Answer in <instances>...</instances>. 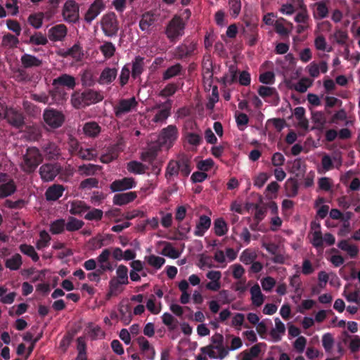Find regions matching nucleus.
<instances>
[{
    "label": "nucleus",
    "instance_id": "f257e3e1",
    "mask_svg": "<svg viewBox=\"0 0 360 360\" xmlns=\"http://www.w3.org/2000/svg\"><path fill=\"white\" fill-rule=\"evenodd\" d=\"M103 99V96L97 91L87 89L83 91H76L71 96V103L77 108H82L97 103Z\"/></svg>",
    "mask_w": 360,
    "mask_h": 360
},
{
    "label": "nucleus",
    "instance_id": "f03ea898",
    "mask_svg": "<svg viewBox=\"0 0 360 360\" xmlns=\"http://www.w3.org/2000/svg\"><path fill=\"white\" fill-rule=\"evenodd\" d=\"M185 28V21L181 16L175 15L167 25L165 34L171 43L175 44L184 34Z\"/></svg>",
    "mask_w": 360,
    "mask_h": 360
},
{
    "label": "nucleus",
    "instance_id": "7ed1b4c3",
    "mask_svg": "<svg viewBox=\"0 0 360 360\" xmlns=\"http://www.w3.org/2000/svg\"><path fill=\"white\" fill-rule=\"evenodd\" d=\"M43 161L42 155L36 147L28 148L23 155L22 170L26 173H32Z\"/></svg>",
    "mask_w": 360,
    "mask_h": 360
},
{
    "label": "nucleus",
    "instance_id": "20e7f679",
    "mask_svg": "<svg viewBox=\"0 0 360 360\" xmlns=\"http://www.w3.org/2000/svg\"><path fill=\"white\" fill-rule=\"evenodd\" d=\"M101 30L105 36L113 37L117 35L120 25L117 17L114 12L103 15L101 20Z\"/></svg>",
    "mask_w": 360,
    "mask_h": 360
},
{
    "label": "nucleus",
    "instance_id": "39448f33",
    "mask_svg": "<svg viewBox=\"0 0 360 360\" xmlns=\"http://www.w3.org/2000/svg\"><path fill=\"white\" fill-rule=\"evenodd\" d=\"M177 128L174 125H169L164 128L158 137V145L160 147L169 148L177 139Z\"/></svg>",
    "mask_w": 360,
    "mask_h": 360
},
{
    "label": "nucleus",
    "instance_id": "423d86ee",
    "mask_svg": "<svg viewBox=\"0 0 360 360\" xmlns=\"http://www.w3.org/2000/svg\"><path fill=\"white\" fill-rule=\"evenodd\" d=\"M197 44L186 39L176 46L174 51V56L178 60H183L194 55Z\"/></svg>",
    "mask_w": 360,
    "mask_h": 360
},
{
    "label": "nucleus",
    "instance_id": "0eeeda50",
    "mask_svg": "<svg viewBox=\"0 0 360 360\" xmlns=\"http://www.w3.org/2000/svg\"><path fill=\"white\" fill-rule=\"evenodd\" d=\"M172 100L167 99L166 101L157 103L154 107V110H158L152 122L155 123H164L171 115V109L172 107Z\"/></svg>",
    "mask_w": 360,
    "mask_h": 360
},
{
    "label": "nucleus",
    "instance_id": "6e6552de",
    "mask_svg": "<svg viewBox=\"0 0 360 360\" xmlns=\"http://www.w3.org/2000/svg\"><path fill=\"white\" fill-rule=\"evenodd\" d=\"M43 117L46 124L52 129L59 128L62 126L65 120L63 114L53 108L44 110Z\"/></svg>",
    "mask_w": 360,
    "mask_h": 360
},
{
    "label": "nucleus",
    "instance_id": "1a4fd4ad",
    "mask_svg": "<svg viewBox=\"0 0 360 360\" xmlns=\"http://www.w3.org/2000/svg\"><path fill=\"white\" fill-rule=\"evenodd\" d=\"M62 15L66 22H76L79 17L78 4L74 0H68L63 6Z\"/></svg>",
    "mask_w": 360,
    "mask_h": 360
},
{
    "label": "nucleus",
    "instance_id": "9d476101",
    "mask_svg": "<svg viewBox=\"0 0 360 360\" xmlns=\"http://www.w3.org/2000/svg\"><path fill=\"white\" fill-rule=\"evenodd\" d=\"M7 122L13 127L21 129L25 126V116L23 113L16 108L9 107L6 112Z\"/></svg>",
    "mask_w": 360,
    "mask_h": 360
},
{
    "label": "nucleus",
    "instance_id": "9b49d317",
    "mask_svg": "<svg viewBox=\"0 0 360 360\" xmlns=\"http://www.w3.org/2000/svg\"><path fill=\"white\" fill-rule=\"evenodd\" d=\"M138 103L135 97L129 99H120L118 103L114 107V113L116 117L121 118L124 115L127 114L136 107Z\"/></svg>",
    "mask_w": 360,
    "mask_h": 360
},
{
    "label": "nucleus",
    "instance_id": "f8f14e48",
    "mask_svg": "<svg viewBox=\"0 0 360 360\" xmlns=\"http://www.w3.org/2000/svg\"><path fill=\"white\" fill-rule=\"evenodd\" d=\"M243 22L245 27H243V33L248 39V44L252 46L255 45L258 40L257 24L250 19L244 20Z\"/></svg>",
    "mask_w": 360,
    "mask_h": 360
},
{
    "label": "nucleus",
    "instance_id": "ddd939ff",
    "mask_svg": "<svg viewBox=\"0 0 360 360\" xmlns=\"http://www.w3.org/2000/svg\"><path fill=\"white\" fill-rule=\"evenodd\" d=\"M136 184L134 178L124 177L112 181L110 185V188L112 192H119L134 188Z\"/></svg>",
    "mask_w": 360,
    "mask_h": 360
},
{
    "label": "nucleus",
    "instance_id": "4468645a",
    "mask_svg": "<svg viewBox=\"0 0 360 360\" xmlns=\"http://www.w3.org/2000/svg\"><path fill=\"white\" fill-rule=\"evenodd\" d=\"M60 171L58 165L55 164L47 163L41 165L39 168V174L42 180L50 181L58 174Z\"/></svg>",
    "mask_w": 360,
    "mask_h": 360
},
{
    "label": "nucleus",
    "instance_id": "2eb2a0df",
    "mask_svg": "<svg viewBox=\"0 0 360 360\" xmlns=\"http://www.w3.org/2000/svg\"><path fill=\"white\" fill-rule=\"evenodd\" d=\"M105 5L102 0H95L89 6L84 15V20L87 23H91L104 9Z\"/></svg>",
    "mask_w": 360,
    "mask_h": 360
},
{
    "label": "nucleus",
    "instance_id": "dca6fc26",
    "mask_svg": "<svg viewBox=\"0 0 360 360\" xmlns=\"http://www.w3.org/2000/svg\"><path fill=\"white\" fill-rule=\"evenodd\" d=\"M52 85L56 88L64 86L68 89H73L76 86V80L73 76L64 73L53 79Z\"/></svg>",
    "mask_w": 360,
    "mask_h": 360
},
{
    "label": "nucleus",
    "instance_id": "f3484780",
    "mask_svg": "<svg viewBox=\"0 0 360 360\" xmlns=\"http://www.w3.org/2000/svg\"><path fill=\"white\" fill-rule=\"evenodd\" d=\"M68 33V28L64 24H58L49 30V38L51 41H62Z\"/></svg>",
    "mask_w": 360,
    "mask_h": 360
},
{
    "label": "nucleus",
    "instance_id": "a211bd4d",
    "mask_svg": "<svg viewBox=\"0 0 360 360\" xmlns=\"http://www.w3.org/2000/svg\"><path fill=\"white\" fill-rule=\"evenodd\" d=\"M41 150L48 160H56L60 154V150L58 145L51 141L44 143L41 146Z\"/></svg>",
    "mask_w": 360,
    "mask_h": 360
},
{
    "label": "nucleus",
    "instance_id": "6ab92c4d",
    "mask_svg": "<svg viewBox=\"0 0 360 360\" xmlns=\"http://www.w3.org/2000/svg\"><path fill=\"white\" fill-rule=\"evenodd\" d=\"M156 21V17L155 14L151 11H147L142 14L139 20L140 29L149 34L150 32V27Z\"/></svg>",
    "mask_w": 360,
    "mask_h": 360
},
{
    "label": "nucleus",
    "instance_id": "aec40b11",
    "mask_svg": "<svg viewBox=\"0 0 360 360\" xmlns=\"http://www.w3.org/2000/svg\"><path fill=\"white\" fill-rule=\"evenodd\" d=\"M137 198V194L134 191L115 194L112 202L114 205L122 206L131 202H133Z\"/></svg>",
    "mask_w": 360,
    "mask_h": 360
},
{
    "label": "nucleus",
    "instance_id": "412c9836",
    "mask_svg": "<svg viewBox=\"0 0 360 360\" xmlns=\"http://www.w3.org/2000/svg\"><path fill=\"white\" fill-rule=\"evenodd\" d=\"M65 188L60 184H53L49 187L45 193L46 199L48 201H56L58 200L63 193Z\"/></svg>",
    "mask_w": 360,
    "mask_h": 360
},
{
    "label": "nucleus",
    "instance_id": "4be33fe9",
    "mask_svg": "<svg viewBox=\"0 0 360 360\" xmlns=\"http://www.w3.org/2000/svg\"><path fill=\"white\" fill-rule=\"evenodd\" d=\"M117 75L116 68H105L101 72L98 82L101 84H110L115 79Z\"/></svg>",
    "mask_w": 360,
    "mask_h": 360
},
{
    "label": "nucleus",
    "instance_id": "5701e85b",
    "mask_svg": "<svg viewBox=\"0 0 360 360\" xmlns=\"http://www.w3.org/2000/svg\"><path fill=\"white\" fill-rule=\"evenodd\" d=\"M211 226V219L206 215H201L199 221L196 224V229L194 231V235L196 236H204L206 231L209 229Z\"/></svg>",
    "mask_w": 360,
    "mask_h": 360
},
{
    "label": "nucleus",
    "instance_id": "b1692460",
    "mask_svg": "<svg viewBox=\"0 0 360 360\" xmlns=\"http://www.w3.org/2000/svg\"><path fill=\"white\" fill-rule=\"evenodd\" d=\"M20 61L24 68L40 67L42 65V60L35 56L25 53L21 56Z\"/></svg>",
    "mask_w": 360,
    "mask_h": 360
},
{
    "label": "nucleus",
    "instance_id": "393cba45",
    "mask_svg": "<svg viewBox=\"0 0 360 360\" xmlns=\"http://www.w3.org/2000/svg\"><path fill=\"white\" fill-rule=\"evenodd\" d=\"M250 291L252 304L257 307H260L264 302L265 296L262 293L259 284H255Z\"/></svg>",
    "mask_w": 360,
    "mask_h": 360
},
{
    "label": "nucleus",
    "instance_id": "a878e982",
    "mask_svg": "<svg viewBox=\"0 0 360 360\" xmlns=\"http://www.w3.org/2000/svg\"><path fill=\"white\" fill-rule=\"evenodd\" d=\"M17 187L15 181L12 179L4 183L0 184V198H5L11 196L16 191Z\"/></svg>",
    "mask_w": 360,
    "mask_h": 360
},
{
    "label": "nucleus",
    "instance_id": "bb28decb",
    "mask_svg": "<svg viewBox=\"0 0 360 360\" xmlns=\"http://www.w3.org/2000/svg\"><path fill=\"white\" fill-rule=\"evenodd\" d=\"M160 148L161 147L158 144L150 146L146 151L142 153L141 157V160L144 162L153 164V162L156 160Z\"/></svg>",
    "mask_w": 360,
    "mask_h": 360
},
{
    "label": "nucleus",
    "instance_id": "cd10ccee",
    "mask_svg": "<svg viewBox=\"0 0 360 360\" xmlns=\"http://www.w3.org/2000/svg\"><path fill=\"white\" fill-rule=\"evenodd\" d=\"M90 210V206L82 200L72 201L70 204V213L72 215H82Z\"/></svg>",
    "mask_w": 360,
    "mask_h": 360
},
{
    "label": "nucleus",
    "instance_id": "c85d7f7f",
    "mask_svg": "<svg viewBox=\"0 0 360 360\" xmlns=\"http://www.w3.org/2000/svg\"><path fill=\"white\" fill-rule=\"evenodd\" d=\"M25 132L27 139L32 141H39L42 136L41 129L38 125L27 126Z\"/></svg>",
    "mask_w": 360,
    "mask_h": 360
},
{
    "label": "nucleus",
    "instance_id": "c756f323",
    "mask_svg": "<svg viewBox=\"0 0 360 360\" xmlns=\"http://www.w3.org/2000/svg\"><path fill=\"white\" fill-rule=\"evenodd\" d=\"M275 328L271 330L270 335L274 341L278 342L281 340L280 334H284L285 332V327L279 318L275 319Z\"/></svg>",
    "mask_w": 360,
    "mask_h": 360
},
{
    "label": "nucleus",
    "instance_id": "7c9ffc66",
    "mask_svg": "<svg viewBox=\"0 0 360 360\" xmlns=\"http://www.w3.org/2000/svg\"><path fill=\"white\" fill-rule=\"evenodd\" d=\"M338 247L342 250L347 252L351 258L356 257L359 251L356 245L349 244L346 240H340L338 244Z\"/></svg>",
    "mask_w": 360,
    "mask_h": 360
},
{
    "label": "nucleus",
    "instance_id": "2f4dec72",
    "mask_svg": "<svg viewBox=\"0 0 360 360\" xmlns=\"http://www.w3.org/2000/svg\"><path fill=\"white\" fill-rule=\"evenodd\" d=\"M178 160H170L166 167L165 176L169 181L174 176H177L179 174V167L178 166Z\"/></svg>",
    "mask_w": 360,
    "mask_h": 360
},
{
    "label": "nucleus",
    "instance_id": "473e14b6",
    "mask_svg": "<svg viewBox=\"0 0 360 360\" xmlns=\"http://www.w3.org/2000/svg\"><path fill=\"white\" fill-rule=\"evenodd\" d=\"M101 128L96 122H89L84 124L83 131L89 137H96L101 132Z\"/></svg>",
    "mask_w": 360,
    "mask_h": 360
},
{
    "label": "nucleus",
    "instance_id": "72a5a7b5",
    "mask_svg": "<svg viewBox=\"0 0 360 360\" xmlns=\"http://www.w3.org/2000/svg\"><path fill=\"white\" fill-rule=\"evenodd\" d=\"M178 166L179 167V172L181 174L187 177L191 172V162L186 156H182L178 160Z\"/></svg>",
    "mask_w": 360,
    "mask_h": 360
},
{
    "label": "nucleus",
    "instance_id": "f704fd0d",
    "mask_svg": "<svg viewBox=\"0 0 360 360\" xmlns=\"http://www.w3.org/2000/svg\"><path fill=\"white\" fill-rule=\"evenodd\" d=\"M312 85V80L307 77H303L297 84L288 86L289 89H295L300 93H304L307 89Z\"/></svg>",
    "mask_w": 360,
    "mask_h": 360
},
{
    "label": "nucleus",
    "instance_id": "c9c22d12",
    "mask_svg": "<svg viewBox=\"0 0 360 360\" xmlns=\"http://www.w3.org/2000/svg\"><path fill=\"white\" fill-rule=\"evenodd\" d=\"M22 264V257L20 254L16 253L6 260L5 266L11 270L16 271L20 268Z\"/></svg>",
    "mask_w": 360,
    "mask_h": 360
},
{
    "label": "nucleus",
    "instance_id": "e433bc0d",
    "mask_svg": "<svg viewBox=\"0 0 360 360\" xmlns=\"http://www.w3.org/2000/svg\"><path fill=\"white\" fill-rule=\"evenodd\" d=\"M84 225V222L74 217H69L68 221L65 222V229L68 231L73 232L81 229Z\"/></svg>",
    "mask_w": 360,
    "mask_h": 360
},
{
    "label": "nucleus",
    "instance_id": "4c0bfd02",
    "mask_svg": "<svg viewBox=\"0 0 360 360\" xmlns=\"http://www.w3.org/2000/svg\"><path fill=\"white\" fill-rule=\"evenodd\" d=\"M258 94L263 98L268 97L276 98L277 100L279 99L278 93L276 88L270 87L267 86H260L257 90Z\"/></svg>",
    "mask_w": 360,
    "mask_h": 360
},
{
    "label": "nucleus",
    "instance_id": "58836bf2",
    "mask_svg": "<svg viewBox=\"0 0 360 360\" xmlns=\"http://www.w3.org/2000/svg\"><path fill=\"white\" fill-rule=\"evenodd\" d=\"M143 71V58L137 56L132 63L131 76L134 79L139 77Z\"/></svg>",
    "mask_w": 360,
    "mask_h": 360
},
{
    "label": "nucleus",
    "instance_id": "ea45409f",
    "mask_svg": "<svg viewBox=\"0 0 360 360\" xmlns=\"http://www.w3.org/2000/svg\"><path fill=\"white\" fill-rule=\"evenodd\" d=\"M82 47L79 44H74L70 49H68L64 53V56H71L76 60H80L83 56Z\"/></svg>",
    "mask_w": 360,
    "mask_h": 360
},
{
    "label": "nucleus",
    "instance_id": "a19ab883",
    "mask_svg": "<svg viewBox=\"0 0 360 360\" xmlns=\"http://www.w3.org/2000/svg\"><path fill=\"white\" fill-rule=\"evenodd\" d=\"M213 229L217 236H224L228 231L227 224L222 218H217L214 220Z\"/></svg>",
    "mask_w": 360,
    "mask_h": 360
},
{
    "label": "nucleus",
    "instance_id": "79ce46f5",
    "mask_svg": "<svg viewBox=\"0 0 360 360\" xmlns=\"http://www.w3.org/2000/svg\"><path fill=\"white\" fill-rule=\"evenodd\" d=\"M102 169L101 166L94 164H83L78 167V171L85 176H91Z\"/></svg>",
    "mask_w": 360,
    "mask_h": 360
},
{
    "label": "nucleus",
    "instance_id": "37998d69",
    "mask_svg": "<svg viewBox=\"0 0 360 360\" xmlns=\"http://www.w3.org/2000/svg\"><path fill=\"white\" fill-rule=\"evenodd\" d=\"M51 240V238L46 231H41L39 232V239L37 240L36 243L37 249L40 250L48 247L50 244Z\"/></svg>",
    "mask_w": 360,
    "mask_h": 360
},
{
    "label": "nucleus",
    "instance_id": "c03bdc74",
    "mask_svg": "<svg viewBox=\"0 0 360 360\" xmlns=\"http://www.w3.org/2000/svg\"><path fill=\"white\" fill-rule=\"evenodd\" d=\"M182 66L179 63L169 67L163 73V80L169 79L181 74Z\"/></svg>",
    "mask_w": 360,
    "mask_h": 360
},
{
    "label": "nucleus",
    "instance_id": "a18cd8bd",
    "mask_svg": "<svg viewBox=\"0 0 360 360\" xmlns=\"http://www.w3.org/2000/svg\"><path fill=\"white\" fill-rule=\"evenodd\" d=\"M290 285L294 288V292L297 294V300H300L303 290L301 288L302 281L297 274L290 278Z\"/></svg>",
    "mask_w": 360,
    "mask_h": 360
},
{
    "label": "nucleus",
    "instance_id": "49530a36",
    "mask_svg": "<svg viewBox=\"0 0 360 360\" xmlns=\"http://www.w3.org/2000/svg\"><path fill=\"white\" fill-rule=\"evenodd\" d=\"M20 252L30 257L34 262L39 259V257L33 246L27 244H21L19 247Z\"/></svg>",
    "mask_w": 360,
    "mask_h": 360
},
{
    "label": "nucleus",
    "instance_id": "de8ad7c7",
    "mask_svg": "<svg viewBox=\"0 0 360 360\" xmlns=\"http://www.w3.org/2000/svg\"><path fill=\"white\" fill-rule=\"evenodd\" d=\"M316 11L314 12V17L316 19H323L328 16V8L324 1L317 2Z\"/></svg>",
    "mask_w": 360,
    "mask_h": 360
},
{
    "label": "nucleus",
    "instance_id": "09e8293b",
    "mask_svg": "<svg viewBox=\"0 0 360 360\" xmlns=\"http://www.w3.org/2000/svg\"><path fill=\"white\" fill-rule=\"evenodd\" d=\"M286 195L290 198L295 197L298 193V184L295 179H290L285 182Z\"/></svg>",
    "mask_w": 360,
    "mask_h": 360
},
{
    "label": "nucleus",
    "instance_id": "8fccbe9b",
    "mask_svg": "<svg viewBox=\"0 0 360 360\" xmlns=\"http://www.w3.org/2000/svg\"><path fill=\"white\" fill-rule=\"evenodd\" d=\"M99 49L103 56L107 59L112 58L116 51L115 46L110 41H105L103 44L99 47Z\"/></svg>",
    "mask_w": 360,
    "mask_h": 360
},
{
    "label": "nucleus",
    "instance_id": "3c124183",
    "mask_svg": "<svg viewBox=\"0 0 360 360\" xmlns=\"http://www.w3.org/2000/svg\"><path fill=\"white\" fill-rule=\"evenodd\" d=\"M65 229V220L59 219L52 221L50 224V231L52 234L62 233Z\"/></svg>",
    "mask_w": 360,
    "mask_h": 360
},
{
    "label": "nucleus",
    "instance_id": "603ef678",
    "mask_svg": "<svg viewBox=\"0 0 360 360\" xmlns=\"http://www.w3.org/2000/svg\"><path fill=\"white\" fill-rule=\"evenodd\" d=\"M117 280L120 281L121 284L127 285L129 283L128 280V269L126 266L120 264L118 266L117 271Z\"/></svg>",
    "mask_w": 360,
    "mask_h": 360
},
{
    "label": "nucleus",
    "instance_id": "864d4df0",
    "mask_svg": "<svg viewBox=\"0 0 360 360\" xmlns=\"http://www.w3.org/2000/svg\"><path fill=\"white\" fill-rule=\"evenodd\" d=\"M285 21V20L284 18H281L276 20L274 23V29L276 32L282 37H288L290 32V30L284 25Z\"/></svg>",
    "mask_w": 360,
    "mask_h": 360
},
{
    "label": "nucleus",
    "instance_id": "5fc2aeb1",
    "mask_svg": "<svg viewBox=\"0 0 360 360\" xmlns=\"http://www.w3.org/2000/svg\"><path fill=\"white\" fill-rule=\"evenodd\" d=\"M257 258L256 253L250 249H245L240 256V261L245 264H252Z\"/></svg>",
    "mask_w": 360,
    "mask_h": 360
},
{
    "label": "nucleus",
    "instance_id": "6e6d98bb",
    "mask_svg": "<svg viewBox=\"0 0 360 360\" xmlns=\"http://www.w3.org/2000/svg\"><path fill=\"white\" fill-rule=\"evenodd\" d=\"M18 43L19 40L18 37L10 33L4 34L1 41L2 46L9 48L16 47Z\"/></svg>",
    "mask_w": 360,
    "mask_h": 360
},
{
    "label": "nucleus",
    "instance_id": "4d7b16f0",
    "mask_svg": "<svg viewBox=\"0 0 360 360\" xmlns=\"http://www.w3.org/2000/svg\"><path fill=\"white\" fill-rule=\"evenodd\" d=\"M162 254L172 259H177L180 256L179 251L168 242L165 243V246L162 250Z\"/></svg>",
    "mask_w": 360,
    "mask_h": 360
},
{
    "label": "nucleus",
    "instance_id": "13d9d810",
    "mask_svg": "<svg viewBox=\"0 0 360 360\" xmlns=\"http://www.w3.org/2000/svg\"><path fill=\"white\" fill-rule=\"evenodd\" d=\"M99 187V181L96 178H88L82 181L79 184V188L82 190H90L93 188Z\"/></svg>",
    "mask_w": 360,
    "mask_h": 360
},
{
    "label": "nucleus",
    "instance_id": "bf43d9fd",
    "mask_svg": "<svg viewBox=\"0 0 360 360\" xmlns=\"http://www.w3.org/2000/svg\"><path fill=\"white\" fill-rule=\"evenodd\" d=\"M146 259L149 265L157 269H160L165 262V259L163 257L154 255L146 257Z\"/></svg>",
    "mask_w": 360,
    "mask_h": 360
},
{
    "label": "nucleus",
    "instance_id": "052dcab7",
    "mask_svg": "<svg viewBox=\"0 0 360 360\" xmlns=\"http://www.w3.org/2000/svg\"><path fill=\"white\" fill-rule=\"evenodd\" d=\"M129 172L134 174H143L146 171V167L141 162L137 161H131L127 165Z\"/></svg>",
    "mask_w": 360,
    "mask_h": 360
},
{
    "label": "nucleus",
    "instance_id": "680f3d73",
    "mask_svg": "<svg viewBox=\"0 0 360 360\" xmlns=\"http://www.w3.org/2000/svg\"><path fill=\"white\" fill-rule=\"evenodd\" d=\"M346 300L349 302H354L360 307V288H356L354 292H344Z\"/></svg>",
    "mask_w": 360,
    "mask_h": 360
},
{
    "label": "nucleus",
    "instance_id": "e2e57ef3",
    "mask_svg": "<svg viewBox=\"0 0 360 360\" xmlns=\"http://www.w3.org/2000/svg\"><path fill=\"white\" fill-rule=\"evenodd\" d=\"M311 119L319 129L323 128L326 122L324 114L319 111L313 112Z\"/></svg>",
    "mask_w": 360,
    "mask_h": 360
},
{
    "label": "nucleus",
    "instance_id": "0e129e2a",
    "mask_svg": "<svg viewBox=\"0 0 360 360\" xmlns=\"http://www.w3.org/2000/svg\"><path fill=\"white\" fill-rule=\"evenodd\" d=\"M103 215V212L101 210L93 208L86 214L84 219L89 221H100L102 219Z\"/></svg>",
    "mask_w": 360,
    "mask_h": 360
},
{
    "label": "nucleus",
    "instance_id": "69168bd1",
    "mask_svg": "<svg viewBox=\"0 0 360 360\" xmlns=\"http://www.w3.org/2000/svg\"><path fill=\"white\" fill-rule=\"evenodd\" d=\"M162 323L166 325L170 330H173L176 328L177 321L169 313H164L162 316Z\"/></svg>",
    "mask_w": 360,
    "mask_h": 360
},
{
    "label": "nucleus",
    "instance_id": "338daca9",
    "mask_svg": "<svg viewBox=\"0 0 360 360\" xmlns=\"http://www.w3.org/2000/svg\"><path fill=\"white\" fill-rule=\"evenodd\" d=\"M22 107L27 115L30 116H37L39 113V108L28 101L22 102Z\"/></svg>",
    "mask_w": 360,
    "mask_h": 360
},
{
    "label": "nucleus",
    "instance_id": "774afa93",
    "mask_svg": "<svg viewBox=\"0 0 360 360\" xmlns=\"http://www.w3.org/2000/svg\"><path fill=\"white\" fill-rule=\"evenodd\" d=\"M44 15L41 13L32 14L28 18L30 24L36 29L41 27Z\"/></svg>",
    "mask_w": 360,
    "mask_h": 360
}]
</instances>
